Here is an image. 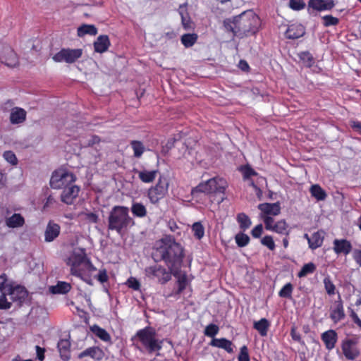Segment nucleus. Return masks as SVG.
I'll return each instance as SVG.
<instances>
[{
	"instance_id": "obj_1",
	"label": "nucleus",
	"mask_w": 361,
	"mask_h": 361,
	"mask_svg": "<svg viewBox=\"0 0 361 361\" xmlns=\"http://www.w3.org/2000/svg\"><path fill=\"white\" fill-rule=\"evenodd\" d=\"M184 256L183 247L171 235L157 241L152 252L156 262L163 261L169 270L176 274L182 266Z\"/></svg>"
},
{
	"instance_id": "obj_2",
	"label": "nucleus",
	"mask_w": 361,
	"mask_h": 361,
	"mask_svg": "<svg viewBox=\"0 0 361 361\" xmlns=\"http://www.w3.org/2000/svg\"><path fill=\"white\" fill-rule=\"evenodd\" d=\"M259 25V18L250 10L233 18H226L224 20L226 30L231 32L234 36L239 38L255 35L258 31Z\"/></svg>"
},
{
	"instance_id": "obj_3",
	"label": "nucleus",
	"mask_w": 361,
	"mask_h": 361,
	"mask_svg": "<svg viewBox=\"0 0 361 361\" xmlns=\"http://www.w3.org/2000/svg\"><path fill=\"white\" fill-rule=\"evenodd\" d=\"M71 274L80 278L89 285H92V273L96 268L87 257L85 249L75 250L67 260Z\"/></svg>"
},
{
	"instance_id": "obj_4",
	"label": "nucleus",
	"mask_w": 361,
	"mask_h": 361,
	"mask_svg": "<svg viewBox=\"0 0 361 361\" xmlns=\"http://www.w3.org/2000/svg\"><path fill=\"white\" fill-rule=\"evenodd\" d=\"M135 225L134 219L129 215V209L125 206L113 207L108 216V230L115 231L123 235L129 228Z\"/></svg>"
},
{
	"instance_id": "obj_5",
	"label": "nucleus",
	"mask_w": 361,
	"mask_h": 361,
	"mask_svg": "<svg viewBox=\"0 0 361 361\" xmlns=\"http://www.w3.org/2000/svg\"><path fill=\"white\" fill-rule=\"evenodd\" d=\"M131 340L137 349L141 350L142 347L149 353L160 350L163 344L162 340L157 338L155 329L150 326L139 329Z\"/></svg>"
},
{
	"instance_id": "obj_6",
	"label": "nucleus",
	"mask_w": 361,
	"mask_h": 361,
	"mask_svg": "<svg viewBox=\"0 0 361 361\" xmlns=\"http://www.w3.org/2000/svg\"><path fill=\"white\" fill-rule=\"evenodd\" d=\"M228 184L226 180L220 177H214L200 183L196 187L193 188L191 190V195L195 197L198 193H204L206 195L210 194H225V191Z\"/></svg>"
},
{
	"instance_id": "obj_7",
	"label": "nucleus",
	"mask_w": 361,
	"mask_h": 361,
	"mask_svg": "<svg viewBox=\"0 0 361 361\" xmlns=\"http://www.w3.org/2000/svg\"><path fill=\"white\" fill-rule=\"evenodd\" d=\"M76 176L65 169H59L52 173L50 185L54 189H63L69 184L75 183Z\"/></svg>"
},
{
	"instance_id": "obj_8",
	"label": "nucleus",
	"mask_w": 361,
	"mask_h": 361,
	"mask_svg": "<svg viewBox=\"0 0 361 361\" xmlns=\"http://www.w3.org/2000/svg\"><path fill=\"white\" fill-rule=\"evenodd\" d=\"M145 275L150 279H157L161 284H165L171 279V275L176 276L175 271L167 270L165 267L159 264H154L145 268Z\"/></svg>"
},
{
	"instance_id": "obj_9",
	"label": "nucleus",
	"mask_w": 361,
	"mask_h": 361,
	"mask_svg": "<svg viewBox=\"0 0 361 361\" xmlns=\"http://www.w3.org/2000/svg\"><path fill=\"white\" fill-rule=\"evenodd\" d=\"M169 183L168 180L160 176L155 185L152 186L147 191V197L152 204H157L163 199L169 190Z\"/></svg>"
},
{
	"instance_id": "obj_10",
	"label": "nucleus",
	"mask_w": 361,
	"mask_h": 361,
	"mask_svg": "<svg viewBox=\"0 0 361 361\" xmlns=\"http://www.w3.org/2000/svg\"><path fill=\"white\" fill-rule=\"evenodd\" d=\"M357 338H345L342 341L341 348L347 360L353 361L360 356V351L357 346Z\"/></svg>"
},
{
	"instance_id": "obj_11",
	"label": "nucleus",
	"mask_w": 361,
	"mask_h": 361,
	"mask_svg": "<svg viewBox=\"0 0 361 361\" xmlns=\"http://www.w3.org/2000/svg\"><path fill=\"white\" fill-rule=\"evenodd\" d=\"M82 55V49H62L52 56V59L57 63H73L80 59Z\"/></svg>"
},
{
	"instance_id": "obj_12",
	"label": "nucleus",
	"mask_w": 361,
	"mask_h": 361,
	"mask_svg": "<svg viewBox=\"0 0 361 361\" xmlns=\"http://www.w3.org/2000/svg\"><path fill=\"white\" fill-rule=\"evenodd\" d=\"M0 61L8 67L18 65V58L13 49L7 44H0Z\"/></svg>"
},
{
	"instance_id": "obj_13",
	"label": "nucleus",
	"mask_w": 361,
	"mask_h": 361,
	"mask_svg": "<svg viewBox=\"0 0 361 361\" xmlns=\"http://www.w3.org/2000/svg\"><path fill=\"white\" fill-rule=\"evenodd\" d=\"M8 295H10L11 299L13 302H18V305H22L28 296L27 289L22 286H13L12 285L8 286Z\"/></svg>"
},
{
	"instance_id": "obj_14",
	"label": "nucleus",
	"mask_w": 361,
	"mask_h": 361,
	"mask_svg": "<svg viewBox=\"0 0 361 361\" xmlns=\"http://www.w3.org/2000/svg\"><path fill=\"white\" fill-rule=\"evenodd\" d=\"M62 190L63 191L61 194V202L68 205H71L78 197L80 189V187L76 185L75 183H72L69 184V185Z\"/></svg>"
},
{
	"instance_id": "obj_15",
	"label": "nucleus",
	"mask_w": 361,
	"mask_h": 361,
	"mask_svg": "<svg viewBox=\"0 0 361 361\" xmlns=\"http://www.w3.org/2000/svg\"><path fill=\"white\" fill-rule=\"evenodd\" d=\"M329 317L334 324H338L345 317L343 302L340 295L338 300H336L334 306L331 307Z\"/></svg>"
},
{
	"instance_id": "obj_16",
	"label": "nucleus",
	"mask_w": 361,
	"mask_h": 361,
	"mask_svg": "<svg viewBox=\"0 0 361 361\" xmlns=\"http://www.w3.org/2000/svg\"><path fill=\"white\" fill-rule=\"evenodd\" d=\"M333 250L338 255H343L346 256L349 255L353 250L351 243L347 239H335L333 241Z\"/></svg>"
},
{
	"instance_id": "obj_17",
	"label": "nucleus",
	"mask_w": 361,
	"mask_h": 361,
	"mask_svg": "<svg viewBox=\"0 0 361 361\" xmlns=\"http://www.w3.org/2000/svg\"><path fill=\"white\" fill-rule=\"evenodd\" d=\"M338 338V334L334 329L327 330L321 334V339L323 341L326 349L329 351L335 348Z\"/></svg>"
},
{
	"instance_id": "obj_18",
	"label": "nucleus",
	"mask_w": 361,
	"mask_h": 361,
	"mask_svg": "<svg viewBox=\"0 0 361 361\" xmlns=\"http://www.w3.org/2000/svg\"><path fill=\"white\" fill-rule=\"evenodd\" d=\"M60 232V226L54 221H49L44 231L45 242H52L59 235Z\"/></svg>"
},
{
	"instance_id": "obj_19",
	"label": "nucleus",
	"mask_w": 361,
	"mask_h": 361,
	"mask_svg": "<svg viewBox=\"0 0 361 361\" xmlns=\"http://www.w3.org/2000/svg\"><path fill=\"white\" fill-rule=\"evenodd\" d=\"M261 215L277 216L281 213V206L279 202L275 203H261L258 205Z\"/></svg>"
},
{
	"instance_id": "obj_20",
	"label": "nucleus",
	"mask_w": 361,
	"mask_h": 361,
	"mask_svg": "<svg viewBox=\"0 0 361 361\" xmlns=\"http://www.w3.org/2000/svg\"><path fill=\"white\" fill-rule=\"evenodd\" d=\"M209 345L212 347L223 349L229 354L233 353V343L231 341L226 338H214L209 342Z\"/></svg>"
},
{
	"instance_id": "obj_21",
	"label": "nucleus",
	"mask_w": 361,
	"mask_h": 361,
	"mask_svg": "<svg viewBox=\"0 0 361 361\" xmlns=\"http://www.w3.org/2000/svg\"><path fill=\"white\" fill-rule=\"evenodd\" d=\"M104 356V351L97 346H93L86 348L85 350L80 353L78 355L79 359H82L85 357H90L96 360H101Z\"/></svg>"
},
{
	"instance_id": "obj_22",
	"label": "nucleus",
	"mask_w": 361,
	"mask_h": 361,
	"mask_svg": "<svg viewBox=\"0 0 361 361\" xmlns=\"http://www.w3.org/2000/svg\"><path fill=\"white\" fill-rule=\"evenodd\" d=\"M187 3L180 4L178 9V13L181 18V24L186 30L193 29V23L187 10Z\"/></svg>"
},
{
	"instance_id": "obj_23",
	"label": "nucleus",
	"mask_w": 361,
	"mask_h": 361,
	"mask_svg": "<svg viewBox=\"0 0 361 361\" xmlns=\"http://www.w3.org/2000/svg\"><path fill=\"white\" fill-rule=\"evenodd\" d=\"M305 33V27L300 24H292L288 26L285 32L286 38L295 39L302 37Z\"/></svg>"
},
{
	"instance_id": "obj_24",
	"label": "nucleus",
	"mask_w": 361,
	"mask_h": 361,
	"mask_svg": "<svg viewBox=\"0 0 361 361\" xmlns=\"http://www.w3.org/2000/svg\"><path fill=\"white\" fill-rule=\"evenodd\" d=\"M134 171L138 175L139 179L144 183H152L156 179L157 174L159 173L158 170L149 171L143 169L142 171H139L137 169H134Z\"/></svg>"
},
{
	"instance_id": "obj_25",
	"label": "nucleus",
	"mask_w": 361,
	"mask_h": 361,
	"mask_svg": "<svg viewBox=\"0 0 361 361\" xmlns=\"http://www.w3.org/2000/svg\"><path fill=\"white\" fill-rule=\"evenodd\" d=\"M309 8L316 11L330 10L334 6L333 0H310Z\"/></svg>"
},
{
	"instance_id": "obj_26",
	"label": "nucleus",
	"mask_w": 361,
	"mask_h": 361,
	"mask_svg": "<svg viewBox=\"0 0 361 361\" xmlns=\"http://www.w3.org/2000/svg\"><path fill=\"white\" fill-rule=\"evenodd\" d=\"M26 111L20 107H14L10 114V122L12 124H20L26 119Z\"/></svg>"
},
{
	"instance_id": "obj_27",
	"label": "nucleus",
	"mask_w": 361,
	"mask_h": 361,
	"mask_svg": "<svg viewBox=\"0 0 361 361\" xmlns=\"http://www.w3.org/2000/svg\"><path fill=\"white\" fill-rule=\"evenodd\" d=\"M108 35H99L94 42V51L98 53L105 52L110 46Z\"/></svg>"
},
{
	"instance_id": "obj_28",
	"label": "nucleus",
	"mask_w": 361,
	"mask_h": 361,
	"mask_svg": "<svg viewBox=\"0 0 361 361\" xmlns=\"http://www.w3.org/2000/svg\"><path fill=\"white\" fill-rule=\"evenodd\" d=\"M61 358L64 361H68L71 358V343L68 339H61L58 344Z\"/></svg>"
},
{
	"instance_id": "obj_29",
	"label": "nucleus",
	"mask_w": 361,
	"mask_h": 361,
	"mask_svg": "<svg viewBox=\"0 0 361 361\" xmlns=\"http://www.w3.org/2000/svg\"><path fill=\"white\" fill-rule=\"evenodd\" d=\"M6 225L8 228H19L24 225L25 219L20 214L15 213L5 220Z\"/></svg>"
},
{
	"instance_id": "obj_30",
	"label": "nucleus",
	"mask_w": 361,
	"mask_h": 361,
	"mask_svg": "<svg viewBox=\"0 0 361 361\" xmlns=\"http://www.w3.org/2000/svg\"><path fill=\"white\" fill-rule=\"evenodd\" d=\"M322 231H317L312 233L310 239H308L309 247L315 250L321 247L323 244L324 236Z\"/></svg>"
},
{
	"instance_id": "obj_31",
	"label": "nucleus",
	"mask_w": 361,
	"mask_h": 361,
	"mask_svg": "<svg viewBox=\"0 0 361 361\" xmlns=\"http://www.w3.org/2000/svg\"><path fill=\"white\" fill-rule=\"evenodd\" d=\"M310 192L317 201H324L327 197L326 191L319 184L312 185Z\"/></svg>"
},
{
	"instance_id": "obj_32",
	"label": "nucleus",
	"mask_w": 361,
	"mask_h": 361,
	"mask_svg": "<svg viewBox=\"0 0 361 361\" xmlns=\"http://www.w3.org/2000/svg\"><path fill=\"white\" fill-rule=\"evenodd\" d=\"M53 294H66L71 289V285L66 281H59L56 285L49 288Z\"/></svg>"
},
{
	"instance_id": "obj_33",
	"label": "nucleus",
	"mask_w": 361,
	"mask_h": 361,
	"mask_svg": "<svg viewBox=\"0 0 361 361\" xmlns=\"http://www.w3.org/2000/svg\"><path fill=\"white\" fill-rule=\"evenodd\" d=\"M91 331L102 341L105 342L111 341L110 334L103 328L94 324L90 327Z\"/></svg>"
},
{
	"instance_id": "obj_34",
	"label": "nucleus",
	"mask_w": 361,
	"mask_h": 361,
	"mask_svg": "<svg viewBox=\"0 0 361 361\" xmlns=\"http://www.w3.org/2000/svg\"><path fill=\"white\" fill-rule=\"evenodd\" d=\"M269 326L270 324L266 318H262L260 320L255 322L253 324L254 329H255L262 336L267 335Z\"/></svg>"
},
{
	"instance_id": "obj_35",
	"label": "nucleus",
	"mask_w": 361,
	"mask_h": 361,
	"mask_svg": "<svg viewBox=\"0 0 361 361\" xmlns=\"http://www.w3.org/2000/svg\"><path fill=\"white\" fill-rule=\"evenodd\" d=\"M298 56L300 59V62L305 67L310 68L315 63V60L312 54L307 51L300 52Z\"/></svg>"
},
{
	"instance_id": "obj_36",
	"label": "nucleus",
	"mask_w": 361,
	"mask_h": 361,
	"mask_svg": "<svg viewBox=\"0 0 361 361\" xmlns=\"http://www.w3.org/2000/svg\"><path fill=\"white\" fill-rule=\"evenodd\" d=\"M236 220L240 228L243 231H245L247 229H248L252 224V221L250 217L243 212L238 214Z\"/></svg>"
},
{
	"instance_id": "obj_37",
	"label": "nucleus",
	"mask_w": 361,
	"mask_h": 361,
	"mask_svg": "<svg viewBox=\"0 0 361 361\" xmlns=\"http://www.w3.org/2000/svg\"><path fill=\"white\" fill-rule=\"evenodd\" d=\"M77 32L80 37L85 35L94 36L97 34V28L94 25L83 24L78 28Z\"/></svg>"
},
{
	"instance_id": "obj_38",
	"label": "nucleus",
	"mask_w": 361,
	"mask_h": 361,
	"mask_svg": "<svg viewBox=\"0 0 361 361\" xmlns=\"http://www.w3.org/2000/svg\"><path fill=\"white\" fill-rule=\"evenodd\" d=\"M131 212L138 218H143L147 214L145 206L141 202H133L131 206Z\"/></svg>"
},
{
	"instance_id": "obj_39",
	"label": "nucleus",
	"mask_w": 361,
	"mask_h": 361,
	"mask_svg": "<svg viewBox=\"0 0 361 361\" xmlns=\"http://www.w3.org/2000/svg\"><path fill=\"white\" fill-rule=\"evenodd\" d=\"M130 145L133 151L134 157L137 159L140 158L145 152V147L141 141L132 140L130 142Z\"/></svg>"
},
{
	"instance_id": "obj_40",
	"label": "nucleus",
	"mask_w": 361,
	"mask_h": 361,
	"mask_svg": "<svg viewBox=\"0 0 361 361\" xmlns=\"http://www.w3.org/2000/svg\"><path fill=\"white\" fill-rule=\"evenodd\" d=\"M316 269V265L313 262L305 264L301 268L300 271L298 273L297 276L299 278L305 277L308 274H313Z\"/></svg>"
},
{
	"instance_id": "obj_41",
	"label": "nucleus",
	"mask_w": 361,
	"mask_h": 361,
	"mask_svg": "<svg viewBox=\"0 0 361 361\" xmlns=\"http://www.w3.org/2000/svg\"><path fill=\"white\" fill-rule=\"evenodd\" d=\"M271 231H274L279 234L288 235V224L284 219L278 221L274 224Z\"/></svg>"
},
{
	"instance_id": "obj_42",
	"label": "nucleus",
	"mask_w": 361,
	"mask_h": 361,
	"mask_svg": "<svg viewBox=\"0 0 361 361\" xmlns=\"http://www.w3.org/2000/svg\"><path fill=\"white\" fill-rule=\"evenodd\" d=\"M198 36L195 33L184 34L181 37V42L185 47H190L197 42Z\"/></svg>"
},
{
	"instance_id": "obj_43",
	"label": "nucleus",
	"mask_w": 361,
	"mask_h": 361,
	"mask_svg": "<svg viewBox=\"0 0 361 361\" xmlns=\"http://www.w3.org/2000/svg\"><path fill=\"white\" fill-rule=\"evenodd\" d=\"M293 286L291 283L285 284L279 292V296L282 298L291 299Z\"/></svg>"
},
{
	"instance_id": "obj_44",
	"label": "nucleus",
	"mask_w": 361,
	"mask_h": 361,
	"mask_svg": "<svg viewBox=\"0 0 361 361\" xmlns=\"http://www.w3.org/2000/svg\"><path fill=\"white\" fill-rule=\"evenodd\" d=\"M235 240L239 247H243L249 244L250 238L247 234L240 232L235 235Z\"/></svg>"
},
{
	"instance_id": "obj_45",
	"label": "nucleus",
	"mask_w": 361,
	"mask_h": 361,
	"mask_svg": "<svg viewBox=\"0 0 361 361\" xmlns=\"http://www.w3.org/2000/svg\"><path fill=\"white\" fill-rule=\"evenodd\" d=\"M323 283L325 290L329 295H333L336 293V286L329 276H327L324 279Z\"/></svg>"
},
{
	"instance_id": "obj_46",
	"label": "nucleus",
	"mask_w": 361,
	"mask_h": 361,
	"mask_svg": "<svg viewBox=\"0 0 361 361\" xmlns=\"http://www.w3.org/2000/svg\"><path fill=\"white\" fill-rule=\"evenodd\" d=\"M178 289L175 291L174 295H180L185 288L188 284V279L186 274H183L178 278L177 280Z\"/></svg>"
},
{
	"instance_id": "obj_47",
	"label": "nucleus",
	"mask_w": 361,
	"mask_h": 361,
	"mask_svg": "<svg viewBox=\"0 0 361 361\" xmlns=\"http://www.w3.org/2000/svg\"><path fill=\"white\" fill-rule=\"evenodd\" d=\"M192 231L194 236L198 240L202 238L204 235V228L200 222L194 223L192 226Z\"/></svg>"
},
{
	"instance_id": "obj_48",
	"label": "nucleus",
	"mask_w": 361,
	"mask_h": 361,
	"mask_svg": "<svg viewBox=\"0 0 361 361\" xmlns=\"http://www.w3.org/2000/svg\"><path fill=\"white\" fill-rule=\"evenodd\" d=\"M219 328L217 325L210 324L206 326L204 333L205 336L214 338H215V336L219 333Z\"/></svg>"
},
{
	"instance_id": "obj_49",
	"label": "nucleus",
	"mask_w": 361,
	"mask_h": 361,
	"mask_svg": "<svg viewBox=\"0 0 361 361\" xmlns=\"http://www.w3.org/2000/svg\"><path fill=\"white\" fill-rule=\"evenodd\" d=\"M240 171L245 180L250 179L251 176L257 175V173L249 165L242 166Z\"/></svg>"
},
{
	"instance_id": "obj_50",
	"label": "nucleus",
	"mask_w": 361,
	"mask_h": 361,
	"mask_svg": "<svg viewBox=\"0 0 361 361\" xmlns=\"http://www.w3.org/2000/svg\"><path fill=\"white\" fill-rule=\"evenodd\" d=\"M3 157L6 161L11 165H16L18 164V159L13 152L11 150L5 151L3 154Z\"/></svg>"
},
{
	"instance_id": "obj_51",
	"label": "nucleus",
	"mask_w": 361,
	"mask_h": 361,
	"mask_svg": "<svg viewBox=\"0 0 361 361\" xmlns=\"http://www.w3.org/2000/svg\"><path fill=\"white\" fill-rule=\"evenodd\" d=\"M323 25L325 27H329L331 25H336L339 23L338 18L334 17L331 15H326L322 17Z\"/></svg>"
},
{
	"instance_id": "obj_52",
	"label": "nucleus",
	"mask_w": 361,
	"mask_h": 361,
	"mask_svg": "<svg viewBox=\"0 0 361 361\" xmlns=\"http://www.w3.org/2000/svg\"><path fill=\"white\" fill-rule=\"evenodd\" d=\"M261 243L268 247L270 250H274L276 247L272 236L265 235L261 239Z\"/></svg>"
},
{
	"instance_id": "obj_53",
	"label": "nucleus",
	"mask_w": 361,
	"mask_h": 361,
	"mask_svg": "<svg viewBox=\"0 0 361 361\" xmlns=\"http://www.w3.org/2000/svg\"><path fill=\"white\" fill-rule=\"evenodd\" d=\"M290 335L294 341H296L302 345H305V342L302 339L300 334L297 331L295 326H293L291 327Z\"/></svg>"
},
{
	"instance_id": "obj_54",
	"label": "nucleus",
	"mask_w": 361,
	"mask_h": 361,
	"mask_svg": "<svg viewBox=\"0 0 361 361\" xmlns=\"http://www.w3.org/2000/svg\"><path fill=\"white\" fill-rule=\"evenodd\" d=\"M238 361H250L248 348L246 345H243L240 348V353L238 356Z\"/></svg>"
},
{
	"instance_id": "obj_55",
	"label": "nucleus",
	"mask_w": 361,
	"mask_h": 361,
	"mask_svg": "<svg viewBox=\"0 0 361 361\" xmlns=\"http://www.w3.org/2000/svg\"><path fill=\"white\" fill-rule=\"evenodd\" d=\"M126 285L134 290H139L141 287L140 281L135 277H130L127 281Z\"/></svg>"
},
{
	"instance_id": "obj_56",
	"label": "nucleus",
	"mask_w": 361,
	"mask_h": 361,
	"mask_svg": "<svg viewBox=\"0 0 361 361\" xmlns=\"http://www.w3.org/2000/svg\"><path fill=\"white\" fill-rule=\"evenodd\" d=\"M1 293L0 296V310H8L11 307L12 303L7 300L6 293L4 292Z\"/></svg>"
},
{
	"instance_id": "obj_57",
	"label": "nucleus",
	"mask_w": 361,
	"mask_h": 361,
	"mask_svg": "<svg viewBox=\"0 0 361 361\" xmlns=\"http://www.w3.org/2000/svg\"><path fill=\"white\" fill-rule=\"evenodd\" d=\"M289 6L295 11H300L305 6L302 0H290Z\"/></svg>"
},
{
	"instance_id": "obj_58",
	"label": "nucleus",
	"mask_w": 361,
	"mask_h": 361,
	"mask_svg": "<svg viewBox=\"0 0 361 361\" xmlns=\"http://www.w3.org/2000/svg\"><path fill=\"white\" fill-rule=\"evenodd\" d=\"M261 218L264 223L266 230L271 231L275 224L273 217L267 215H261Z\"/></svg>"
},
{
	"instance_id": "obj_59",
	"label": "nucleus",
	"mask_w": 361,
	"mask_h": 361,
	"mask_svg": "<svg viewBox=\"0 0 361 361\" xmlns=\"http://www.w3.org/2000/svg\"><path fill=\"white\" fill-rule=\"evenodd\" d=\"M263 232L262 224H259L255 226L251 231V235L255 238H259L262 235Z\"/></svg>"
},
{
	"instance_id": "obj_60",
	"label": "nucleus",
	"mask_w": 361,
	"mask_h": 361,
	"mask_svg": "<svg viewBox=\"0 0 361 361\" xmlns=\"http://www.w3.org/2000/svg\"><path fill=\"white\" fill-rule=\"evenodd\" d=\"M350 317L351 318L352 321L359 327V329L361 330V319L358 317L357 314L355 312L354 310L350 309Z\"/></svg>"
},
{
	"instance_id": "obj_61",
	"label": "nucleus",
	"mask_w": 361,
	"mask_h": 361,
	"mask_svg": "<svg viewBox=\"0 0 361 361\" xmlns=\"http://www.w3.org/2000/svg\"><path fill=\"white\" fill-rule=\"evenodd\" d=\"M96 278L102 283L106 282L109 279V276H108L106 270L104 269L99 270Z\"/></svg>"
},
{
	"instance_id": "obj_62",
	"label": "nucleus",
	"mask_w": 361,
	"mask_h": 361,
	"mask_svg": "<svg viewBox=\"0 0 361 361\" xmlns=\"http://www.w3.org/2000/svg\"><path fill=\"white\" fill-rule=\"evenodd\" d=\"M353 258L356 264L361 267V250L355 249L353 252Z\"/></svg>"
},
{
	"instance_id": "obj_63",
	"label": "nucleus",
	"mask_w": 361,
	"mask_h": 361,
	"mask_svg": "<svg viewBox=\"0 0 361 361\" xmlns=\"http://www.w3.org/2000/svg\"><path fill=\"white\" fill-rule=\"evenodd\" d=\"M8 281V278L6 274H0V291L4 292L6 288H8L6 282Z\"/></svg>"
},
{
	"instance_id": "obj_64",
	"label": "nucleus",
	"mask_w": 361,
	"mask_h": 361,
	"mask_svg": "<svg viewBox=\"0 0 361 361\" xmlns=\"http://www.w3.org/2000/svg\"><path fill=\"white\" fill-rule=\"evenodd\" d=\"M57 204L56 200L54 199V197L52 195H49L44 204V209H47L51 207H54Z\"/></svg>"
}]
</instances>
